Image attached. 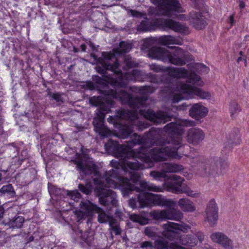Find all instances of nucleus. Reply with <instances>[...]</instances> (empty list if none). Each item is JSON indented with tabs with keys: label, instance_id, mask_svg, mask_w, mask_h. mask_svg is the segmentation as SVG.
I'll use <instances>...</instances> for the list:
<instances>
[{
	"label": "nucleus",
	"instance_id": "1",
	"mask_svg": "<svg viewBox=\"0 0 249 249\" xmlns=\"http://www.w3.org/2000/svg\"><path fill=\"white\" fill-rule=\"evenodd\" d=\"M196 125L195 121L182 119L176 121V122H171L167 124L164 127L165 131L169 134H172L173 136L166 140L163 141L159 138L158 132L155 130H151L149 131L147 138L150 141L151 145H159L160 147L154 148L149 151L146 146V143L144 142L143 139L135 133L133 134L131 143L134 144H141L139 150L136 151L130 150L135 156H130V158H134L137 161L136 159H140L144 162L145 164L140 163L143 166V169L150 168L154 165L152 161V159L155 161H163L168 158H174L179 159L181 156H179L177 150L182 145V138L180 135H178V126H192Z\"/></svg>",
	"mask_w": 249,
	"mask_h": 249
},
{
	"label": "nucleus",
	"instance_id": "2",
	"mask_svg": "<svg viewBox=\"0 0 249 249\" xmlns=\"http://www.w3.org/2000/svg\"><path fill=\"white\" fill-rule=\"evenodd\" d=\"M131 89L132 91L139 93L143 96L134 98L123 90L117 91L111 89L109 93L114 98L119 99L122 104H128L133 108L130 110H122L116 117L110 116L107 118L108 122L119 125V132L123 139L126 138L132 132V126L137 125L139 122V113L155 124H164L170 120L171 118L166 112L159 111L155 113L151 110H146L142 108L146 106L147 95L155 91L153 88L150 86L133 87Z\"/></svg>",
	"mask_w": 249,
	"mask_h": 249
},
{
	"label": "nucleus",
	"instance_id": "3",
	"mask_svg": "<svg viewBox=\"0 0 249 249\" xmlns=\"http://www.w3.org/2000/svg\"><path fill=\"white\" fill-rule=\"evenodd\" d=\"M105 149L109 154L119 159V161L112 160L110 164L113 168L111 174L117 173L119 174L120 170L128 174L131 180L134 183L138 181L141 175L138 172L139 169H143V166L130 156H135L130 150V145H120L116 141L109 140L105 144Z\"/></svg>",
	"mask_w": 249,
	"mask_h": 249
},
{
	"label": "nucleus",
	"instance_id": "4",
	"mask_svg": "<svg viewBox=\"0 0 249 249\" xmlns=\"http://www.w3.org/2000/svg\"><path fill=\"white\" fill-rule=\"evenodd\" d=\"M166 72L171 77L180 79L187 78L186 83H181L178 87L179 93L174 95V102L192 98L194 95L201 99H207L210 97L209 92L202 90L196 86H202L203 82L199 76L194 72H190L184 68L167 67Z\"/></svg>",
	"mask_w": 249,
	"mask_h": 249
},
{
	"label": "nucleus",
	"instance_id": "5",
	"mask_svg": "<svg viewBox=\"0 0 249 249\" xmlns=\"http://www.w3.org/2000/svg\"><path fill=\"white\" fill-rule=\"evenodd\" d=\"M124 181L126 187L124 188V190H123V193L127 195L129 193V192H131L135 189L137 192H140L138 200L142 207L158 205L162 207H171L176 205L175 202L171 199L162 197L160 195L145 192V191L155 192H162L163 189L160 186H157L145 180H141L139 182L141 187L140 188L131 185L127 179H124Z\"/></svg>",
	"mask_w": 249,
	"mask_h": 249
},
{
	"label": "nucleus",
	"instance_id": "6",
	"mask_svg": "<svg viewBox=\"0 0 249 249\" xmlns=\"http://www.w3.org/2000/svg\"><path fill=\"white\" fill-rule=\"evenodd\" d=\"M117 173L111 174V171L106 173L105 176L99 179L94 178L93 181L96 184L95 191L99 197L100 204L111 209L118 206V199L115 192L107 188H116L117 182L115 179L122 178Z\"/></svg>",
	"mask_w": 249,
	"mask_h": 249
},
{
	"label": "nucleus",
	"instance_id": "7",
	"mask_svg": "<svg viewBox=\"0 0 249 249\" xmlns=\"http://www.w3.org/2000/svg\"><path fill=\"white\" fill-rule=\"evenodd\" d=\"M102 56L104 59L100 62L101 66H96L97 71L102 74L106 78V80L113 87L124 85L125 84L123 82L122 72L119 69L120 64L114 55L110 52H103Z\"/></svg>",
	"mask_w": 249,
	"mask_h": 249
},
{
	"label": "nucleus",
	"instance_id": "8",
	"mask_svg": "<svg viewBox=\"0 0 249 249\" xmlns=\"http://www.w3.org/2000/svg\"><path fill=\"white\" fill-rule=\"evenodd\" d=\"M160 27L165 30L167 28L171 29L175 32L182 34H186L188 31V28L180 23L172 19L162 18H155L150 19L144 18L138 27L139 30L142 31H151Z\"/></svg>",
	"mask_w": 249,
	"mask_h": 249
},
{
	"label": "nucleus",
	"instance_id": "9",
	"mask_svg": "<svg viewBox=\"0 0 249 249\" xmlns=\"http://www.w3.org/2000/svg\"><path fill=\"white\" fill-rule=\"evenodd\" d=\"M197 164L198 173L203 177H218L228 167V163L222 159L199 160Z\"/></svg>",
	"mask_w": 249,
	"mask_h": 249
},
{
	"label": "nucleus",
	"instance_id": "10",
	"mask_svg": "<svg viewBox=\"0 0 249 249\" xmlns=\"http://www.w3.org/2000/svg\"><path fill=\"white\" fill-rule=\"evenodd\" d=\"M81 208L83 209L82 211L75 210L74 211L77 221L90 215L93 211L98 213L97 220L100 223L108 222L109 224L111 220L114 219L112 216L107 214L102 209L89 201L82 202Z\"/></svg>",
	"mask_w": 249,
	"mask_h": 249
},
{
	"label": "nucleus",
	"instance_id": "11",
	"mask_svg": "<svg viewBox=\"0 0 249 249\" xmlns=\"http://www.w3.org/2000/svg\"><path fill=\"white\" fill-rule=\"evenodd\" d=\"M158 5L160 13L163 15L171 16L175 13L183 12V8L178 0H150Z\"/></svg>",
	"mask_w": 249,
	"mask_h": 249
},
{
	"label": "nucleus",
	"instance_id": "12",
	"mask_svg": "<svg viewBox=\"0 0 249 249\" xmlns=\"http://www.w3.org/2000/svg\"><path fill=\"white\" fill-rule=\"evenodd\" d=\"M110 111V108L107 106H102L97 114V116L93 121L95 131L99 133L101 136L107 137L110 133V130L107 128L104 124L105 112L107 113Z\"/></svg>",
	"mask_w": 249,
	"mask_h": 249
},
{
	"label": "nucleus",
	"instance_id": "13",
	"mask_svg": "<svg viewBox=\"0 0 249 249\" xmlns=\"http://www.w3.org/2000/svg\"><path fill=\"white\" fill-rule=\"evenodd\" d=\"M174 207H168V209L154 211L151 212V216L156 220L170 219L178 221L182 217V213Z\"/></svg>",
	"mask_w": 249,
	"mask_h": 249
},
{
	"label": "nucleus",
	"instance_id": "14",
	"mask_svg": "<svg viewBox=\"0 0 249 249\" xmlns=\"http://www.w3.org/2000/svg\"><path fill=\"white\" fill-rule=\"evenodd\" d=\"M171 180L167 183L166 186L168 191L175 194H181L184 193L188 196H193L195 194L189 189L183 190L182 188V183L184 179L181 177L173 175L171 177Z\"/></svg>",
	"mask_w": 249,
	"mask_h": 249
},
{
	"label": "nucleus",
	"instance_id": "15",
	"mask_svg": "<svg viewBox=\"0 0 249 249\" xmlns=\"http://www.w3.org/2000/svg\"><path fill=\"white\" fill-rule=\"evenodd\" d=\"M155 42L167 46L171 44L181 45L182 41L180 39L172 36H163L158 38H149L146 39L144 42L143 47L145 49L148 48Z\"/></svg>",
	"mask_w": 249,
	"mask_h": 249
},
{
	"label": "nucleus",
	"instance_id": "16",
	"mask_svg": "<svg viewBox=\"0 0 249 249\" xmlns=\"http://www.w3.org/2000/svg\"><path fill=\"white\" fill-rule=\"evenodd\" d=\"M171 49L174 48L175 50L172 52H169L168 55V60L170 63L176 65L182 66L186 64V56L184 51L180 48L171 47Z\"/></svg>",
	"mask_w": 249,
	"mask_h": 249
},
{
	"label": "nucleus",
	"instance_id": "17",
	"mask_svg": "<svg viewBox=\"0 0 249 249\" xmlns=\"http://www.w3.org/2000/svg\"><path fill=\"white\" fill-rule=\"evenodd\" d=\"M74 162L80 171V174L89 175L95 171V164L89 161L86 156H84L83 158H79Z\"/></svg>",
	"mask_w": 249,
	"mask_h": 249
},
{
	"label": "nucleus",
	"instance_id": "18",
	"mask_svg": "<svg viewBox=\"0 0 249 249\" xmlns=\"http://www.w3.org/2000/svg\"><path fill=\"white\" fill-rule=\"evenodd\" d=\"M204 133L199 128L193 127L187 132V141L193 145L198 144L204 140Z\"/></svg>",
	"mask_w": 249,
	"mask_h": 249
},
{
	"label": "nucleus",
	"instance_id": "19",
	"mask_svg": "<svg viewBox=\"0 0 249 249\" xmlns=\"http://www.w3.org/2000/svg\"><path fill=\"white\" fill-rule=\"evenodd\" d=\"M206 218L211 226H214L218 219V209L214 200H211L206 210Z\"/></svg>",
	"mask_w": 249,
	"mask_h": 249
},
{
	"label": "nucleus",
	"instance_id": "20",
	"mask_svg": "<svg viewBox=\"0 0 249 249\" xmlns=\"http://www.w3.org/2000/svg\"><path fill=\"white\" fill-rule=\"evenodd\" d=\"M210 238L213 242L221 245L224 248L231 249L233 247L232 240L223 232H213L210 235Z\"/></svg>",
	"mask_w": 249,
	"mask_h": 249
},
{
	"label": "nucleus",
	"instance_id": "21",
	"mask_svg": "<svg viewBox=\"0 0 249 249\" xmlns=\"http://www.w3.org/2000/svg\"><path fill=\"white\" fill-rule=\"evenodd\" d=\"M169 52L165 48L161 47H152L149 49L148 55L152 59L162 61H167Z\"/></svg>",
	"mask_w": 249,
	"mask_h": 249
},
{
	"label": "nucleus",
	"instance_id": "22",
	"mask_svg": "<svg viewBox=\"0 0 249 249\" xmlns=\"http://www.w3.org/2000/svg\"><path fill=\"white\" fill-rule=\"evenodd\" d=\"M190 22L193 27L197 30L204 28L206 25V21L202 14L195 11L190 13Z\"/></svg>",
	"mask_w": 249,
	"mask_h": 249
},
{
	"label": "nucleus",
	"instance_id": "23",
	"mask_svg": "<svg viewBox=\"0 0 249 249\" xmlns=\"http://www.w3.org/2000/svg\"><path fill=\"white\" fill-rule=\"evenodd\" d=\"M163 227L165 230L163 234L167 237H170V236L173 238L176 237V234H179L178 231H184V228L181 225L174 222H169L167 224H164Z\"/></svg>",
	"mask_w": 249,
	"mask_h": 249
},
{
	"label": "nucleus",
	"instance_id": "24",
	"mask_svg": "<svg viewBox=\"0 0 249 249\" xmlns=\"http://www.w3.org/2000/svg\"><path fill=\"white\" fill-rule=\"evenodd\" d=\"M207 112V108L199 104L194 105L190 109V116L197 120L204 117Z\"/></svg>",
	"mask_w": 249,
	"mask_h": 249
},
{
	"label": "nucleus",
	"instance_id": "25",
	"mask_svg": "<svg viewBox=\"0 0 249 249\" xmlns=\"http://www.w3.org/2000/svg\"><path fill=\"white\" fill-rule=\"evenodd\" d=\"M142 72L136 69L133 70L131 73H125L124 76L122 74V78L123 82H124L125 84L123 86L118 85L117 87H125L127 84L125 81H140L142 78Z\"/></svg>",
	"mask_w": 249,
	"mask_h": 249
},
{
	"label": "nucleus",
	"instance_id": "26",
	"mask_svg": "<svg viewBox=\"0 0 249 249\" xmlns=\"http://www.w3.org/2000/svg\"><path fill=\"white\" fill-rule=\"evenodd\" d=\"M124 179H127L130 183L133 185L134 187H136L134 184H132L131 182H130V180L127 178H124V177H123V178H120V185L122 186V194L124 196H128L130 194H133L134 192L137 193V192L136 191V190L135 189L134 191H132L131 192H129V193H128V194H124L123 193V190H124V188L126 187L125 186V185L124 184L125 183L124 182ZM138 193H139L138 194V196H137V198H131L129 200V206H131L132 208H136L137 207V202H139V204H140V206L141 207H142L141 204H140V203L138 200V196L140 194V192H138Z\"/></svg>",
	"mask_w": 249,
	"mask_h": 249
},
{
	"label": "nucleus",
	"instance_id": "27",
	"mask_svg": "<svg viewBox=\"0 0 249 249\" xmlns=\"http://www.w3.org/2000/svg\"><path fill=\"white\" fill-rule=\"evenodd\" d=\"M24 222V218L21 216L15 217L13 220H4L1 222V224L8 226L11 228H20Z\"/></svg>",
	"mask_w": 249,
	"mask_h": 249
},
{
	"label": "nucleus",
	"instance_id": "28",
	"mask_svg": "<svg viewBox=\"0 0 249 249\" xmlns=\"http://www.w3.org/2000/svg\"><path fill=\"white\" fill-rule=\"evenodd\" d=\"M182 169L181 165L176 163L165 162L161 164V170L164 173H176Z\"/></svg>",
	"mask_w": 249,
	"mask_h": 249
},
{
	"label": "nucleus",
	"instance_id": "29",
	"mask_svg": "<svg viewBox=\"0 0 249 249\" xmlns=\"http://www.w3.org/2000/svg\"><path fill=\"white\" fill-rule=\"evenodd\" d=\"M131 49V45L130 44L124 41H122L120 43L119 47L113 49V53H111L114 55V57L116 58V55L126 53L128 52Z\"/></svg>",
	"mask_w": 249,
	"mask_h": 249
},
{
	"label": "nucleus",
	"instance_id": "30",
	"mask_svg": "<svg viewBox=\"0 0 249 249\" xmlns=\"http://www.w3.org/2000/svg\"><path fill=\"white\" fill-rule=\"evenodd\" d=\"M178 204L184 211L193 212L195 210L193 203L187 198H181L179 200Z\"/></svg>",
	"mask_w": 249,
	"mask_h": 249
},
{
	"label": "nucleus",
	"instance_id": "31",
	"mask_svg": "<svg viewBox=\"0 0 249 249\" xmlns=\"http://www.w3.org/2000/svg\"><path fill=\"white\" fill-rule=\"evenodd\" d=\"M180 241L182 245L194 246L197 243V240L191 235L181 236Z\"/></svg>",
	"mask_w": 249,
	"mask_h": 249
},
{
	"label": "nucleus",
	"instance_id": "32",
	"mask_svg": "<svg viewBox=\"0 0 249 249\" xmlns=\"http://www.w3.org/2000/svg\"><path fill=\"white\" fill-rule=\"evenodd\" d=\"M76 234L88 245L91 244L92 241L93 239L92 233L89 232H85L84 233H83L82 231L79 230L77 231Z\"/></svg>",
	"mask_w": 249,
	"mask_h": 249
},
{
	"label": "nucleus",
	"instance_id": "33",
	"mask_svg": "<svg viewBox=\"0 0 249 249\" xmlns=\"http://www.w3.org/2000/svg\"><path fill=\"white\" fill-rule=\"evenodd\" d=\"M78 188L83 193L88 195L91 192L93 189L92 183L91 181H89L88 182L86 185H84L82 184H79Z\"/></svg>",
	"mask_w": 249,
	"mask_h": 249
},
{
	"label": "nucleus",
	"instance_id": "34",
	"mask_svg": "<svg viewBox=\"0 0 249 249\" xmlns=\"http://www.w3.org/2000/svg\"><path fill=\"white\" fill-rule=\"evenodd\" d=\"M130 219L132 221L139 223L142 225L145 224L147 223V219L136 214L130 215Z\"/></svg>",
	"mask_w": 249,
	"mask_h": 249
},
{
	"label": "nucleus",
	"instance_id": "35",
	"mask_svg": "<svg viewBox=\"0 0 249 249\" xmlns=\"http://www.w3.org/2000/svg\"><path fill=\"white\" fill-rule=\"evenodd\" d=\"M89 102L91 104L94 106H100V107L102 106H106L103 104L102 98L100 96H93L89 99Z\"/></svg>",
	"mask_w": 249,
	"mask_h": 249
},
{
	"label": "nucleus",
	"instance_id": "36",
	"mask_svg": "<svg viewBox=\"0 0 249 249\" xmlns=\"http://www.w3.org/2000/svg\"><path fill=\"white\" fill-rule=\"evenodd\" d=\"M230 110L231 116L240 111V107L236 101H232L230 102Z\"/></svg>",
	"mask_w": 249,
	"mask_h": 249
},
{
	"label": "nucleus",
	"instance_id": "37",
	"mask_svg": "<svg viewBox=\"0 0 249 249\" xmlns=\"http://www.w3.org/2000/svg\"><path fill=\"white\" fill-rule=\"evenodd\" d=\"M168 246V243L166 241L163 239H160L155 242L154 248L157 249H163L166 248Z\"/></svg>",
	"mask_w": 249,
	"mask_h": 249
},
{
	"label": "nucleus",
	"instance_id": "38",
	"mask_svg": "<svg viewBox=\"0 0 249 249\" xmlns=\"http://www.w3.org/2000/svg\"><path fill=\"white\" fill-rule=\"evenodd\" d=\"M109 226L114 231L116 235H119L121 234V230L119 227L118 222L115 218L111 220Z\"/></svg>",
	"mask_w": 249,
	"mask_h": 249
},
{
	"label": "nucleus",
	"instance_id": "39",
	"mask_svg": "<svg viewBox=\"0 0 249 249\" xmlns=\"http://www.w3.org/2000/svg\"><path fill=\"white\" fill-rule=\"evenodd\" d=\"M149 68L151 70L156 72H166V68L155 64L149 65Z\"/></svg>",
	"mask_w": 249,
	"mask_h": 249
},
{
	"label": "nucleus",
	"instance_id": "40",
	"mask_svg": "<svg viewBox=\"0 0 249 249\" xmlns=\"http://www.w3.org/2000/svg\"><path fill=\"white\" fill-rule=\"evenodd\" d=\"M124 65L123 66L124 70H126L134 66V63L132 62L131 57L128 55L124 57Z\"/></svg>",
	"mask_w": 249,
	"mask_h": 249
},
{
	"label": "nucleus",
	"instance_id": "41",
	"mask_svg": "<svg viewBox=\"0 0 249 249\" xmlns=\"http://www.w3.org/2000/svg\"><path fill=\"white\" fill-rule=\"evenodd\" d=\"M68 195L75 202H78L81 197L80 194L76 190L68 193Z\"/></svg>",
	"mask_w": 249,
	"mask_h": 249
},
{
	"label": "nucleus",
	"instance_id": "42",
	"mask_svg": "<svg viewBox=\"0 0 249 249\" xmlns=\"http://www.w3.org/2000/svg\"><path fill=\"white\" fill-rule=\"evenodd\" d=\"M7 193H14L13 187L12 185L10 184L3 186L0 189V194H5Z\"/></svg>",
	"mask_w": 249,
	"mask_h": 249
},
{
	"label": "nucleus",
	"instance_id": "43",
	"mask_svg": "<svg viewBox=\"0 0 249 249\" xmlns=\"http://www.w3.org/2000/svg\"><path fill=\"white\" fill-rule=\"evenodd\" d=\"M150 175L153 177L155 179L159 180L161 178L165 176L164 173L160 172L152 171L150 172Z\"/></svg>",
	"mask_w": 249,
	"mask_h": 249
},
{
	"label": "nucleus",
	"instance_id": "44",
	"mask_svg": "<svg viewBox=\"0 0 249 249\" xmlns=\"http://www.w3.org/2000/svg\"><path fill=\"white\" fill-rule=\"evenodd\" d=\"M48 95L53 99L55 100L56 102H62L63 98L62 94L58 93H53L50 92Z\"/></svg>",
	"mask_w": 249,
	"mask_h": 249
},
{
	"label": "nucleus",
	"instance_id": "45",
	"mask_svg": "<svg viewBox=\"0 0 249 249\" xmlns=\"http://www.w3.org/2000/svg\"><path fill=\"white\" fill-rule=\"evenodd\" d=\"M196 69L199 72L207 73L209 71V68L203 64H198L196 65Z\"/></svg>",
	"mask_w": 249,
	"mask_h": 249
},
{
	"label": "nucleus",
	"instance_id": "46",
	"mask_svg": "<svg viewBox=\"0 0 249 249\" xmlns=\"http://www.w3.org/2000/svg\"><path fill=\"white\" fill-rule=\"evenodd\" d=\"M141 248H150V249L154 248V245H153L152 243L149 241H144L141 244Z\"/></svg>",
	"mask_w": 249,
	"mask_h": 249
},
{
	"label": "nucleus",
	"instance_id": "47",
	"mask_svg": "<svg viewBox=\"0 0 249 249\" xmlns=\"http://www.w3.org/2000/svg\"><path fill=\"white\" fill-rule=\"evenodd\" d=\"M229 138V143L231 144L239 143V142H238V135L236 134L235 135L233 134L232 135H230Z\"/></svg>",
	"mask_w": 249,
	"mask_h": 249
},
{
	"label": "nucleus",
	"instance_id": "48",
	"mask_svg": "<svg viewBox=\"0 0 249 249\" xmlns=\"http://www.w3.org/2000/svg\"><path fill=\"white\" fill-rule=\"evenodd\" d=\"M130 12H131L132 16L133 17H135L139 18V17H142L144 16L142 13H141L139 12H138L137 11H135V10H131Z\"/></svg>",
	"mask_w": 249,
	"mask_h": 249
},
{
	"label": "nucleus",
	"instance_id": "49",
	"mask_svg": "<svg viewBox=\"0 0 249 249\" xmlns=\"http://www.w3.org/2000/svg\"><path fill=\"white\" fill-rule=\"evenodd\" d=\"M196 236L197 237L200 242H202L204 239V235L201 232H196Z\"/></svg>",
	"mask_w": 249,
	"mask_h": 249
},
{
	"label": "nucleus",
	"instance_id": "50",
	"mask_svg": "<svg viewBox=\"0 0 249 249\" xmlns=\"http://www.w3.org/2000/svg\"><path fill=\"white\" fill-rule=\"evenodd\" d=\"M172 249H186L185 248L179 246L177 245H173L172 247H171Z\"/></svg>",
	"mask_w": 249,
	"mask_h": 249
},
{
	"label": "nucleus",
	"instance_id": "51",
	"mask_svg": "<svg viewBox=\"0 0 249 249\" xmlns=\"http://www.w3.org/2000/svg\"><path fill=\"white\" fill-rule=\"evenodd\" d=\"M229 22L231 26H232L234 23V15H232L230 17Z\"/></svg>",
	"mask_w": 249,
	"mask_h": 249
},
{
	"label": "nucleus",
	"instance_id": "52",
	"mask_svg": "<svg viewBox=\"0 0 249 249\" xmlns=\"http://www.w3.org/2000/svg\"><path fill=\"white\" fill-rule=\"evenodd\" d=\"M115 215L119 218H122L123 216V213L119 211H116L115 212Z\"/></svg>",
	"mask_w": 249,
	"mask_h": 249
},
{
	"label": "nucleus",
	"instance_id": "53",
	"mask_svg": "<svg viewBox=\"0 0 249 249\" xmlns=\"http://www.w3.org/2000/svg\"><path fill=\"white\" fill-rule=\"evenodd\" d=\"M245 6V4L243 1H240L239 3V7L240 9H242L244 8Z\"/></svg>",
	"mask_w": 249,
	"mask_h": 249
},
{
	"label": "nucleus",
	"instance_id": "54",
	"mask_svg": "<svg viewBox=\"0 0 249 249\" xmlns=\"http://www.w3.org/2000/svg\"><path fill=\"white\" fill-rule=\"evenodd\" d=\"M3 208L1 206H0V218L3 216Z\"/></svg>",
	"mask_w": 249,
	"mask_h": 249
},
{
	"label": "nucleus",
	"instance_id": "55",
	"mask_svg": "<svg viewBox=\"0 0 249 249\" xmlns=\"http://www.w3.org/2000/svg\"><path fill=\"white\" fill-rule=\"evenodd\" d=\"M80 47H81L82 51L85 52L86 51V46L84 44H82L80 46Z\"/></svg>",
	"mask_w": 249,
	"mask_h": 249
},
{
	"label": "nucleus",
	"instance_id": "56",
	"mask_svg": "<svg viewBox=\"0 0 249 249\" xmlns=\"http://www.w3.org/2000/svg\"><path fill=\"white\" fill-rule=\"evenodd\" d=\"M73 51L75 53H77L78 51V50L77 48H76L75 47L73 48Z\"/></svg>",
	"mask_w": 249,
	"mask_h": 249
},
{
	"label": "nucleus",
	"instance_id": "57",
	"mask_svg": "<svg viewBox=\"0 0 249 249\" xmlns=\"http://www.w3.org/2000/svg\"><path fill=\"white\" fill-rule=\"evenodd\" d=\"M241 60H242V57H239L237 59V62H238V63H239V62H240V61H241Z\"/></svg>",
	"mask_w": 249,
	"mask_h": 249
},
{
	"label": "nucleus",
	"instance_id": "58",
	"mask_svg": "<svg viewBox=\"0 0 249 249\" xmlns=\"http://www.w3.org/2000/svg\"><path fill=\"white\" fill-rule=\"evenodd\" d=\"M145 233L146 234L148 235H150V234L148 233V230H145Z\"/></svg>",
	"mask_w": 249,
	"mask_h": 249
},
{
	"label": "nucleus",
	"instance_id": "59",
	"mask_svg": "<svg viewBox=\"0 0 249 249\" xmlns=\"http://www.w3.org/2000/svg\"><path fill=\"white\" fill-rule=\"evenodd\" d=\"M3 235V233L2 231H0V237Z\"/></svg>",
	"mask_w": 249,
	"mask_h": 249
},
{
	"label": "nucleus",
	"instance_id": "60",
	"mask_svg": "<svg viewBox=\"0 0 249 249\" xmlns=\"http://www.w3.org/2000/svg\"><path fill=\"white\" fill-rule=\"evenodd\" d=\"M240 54L241 55H243V52H242V51H240Z\"/></svg>",
	"mask_w": 249,
	"mask_h": 249
}]
</instances>
